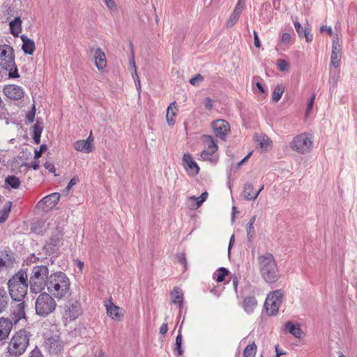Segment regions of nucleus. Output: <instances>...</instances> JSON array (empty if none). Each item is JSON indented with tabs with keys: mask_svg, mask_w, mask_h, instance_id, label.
I'll return each instance as SVG.
<instances>
[{
	"mask_svg": "<svg viewBox=\"0 0 357 357\" xmlns=\"http://www.w3.org/2000/svg\"><path fill=\"white\" fill-rule=\"evenodd\" d=\"M26 271L27 269L21 268L7 282L9 294L15 301H21L27 294L29 282Z\"/></svg>",
	"mask_w": 357,
	"mask_h": 357,
	"instance_id": "1",
	"label": "nucleus"
},
{
	"mask_svg": "<svg viewBox=\"0 0 357 357\" xmlns=\"http://www.w3.org/2000/svg\"><path fill=\"white\" fill-rule=\"evenodd\" d=\"M257 264L262 279L268 284L276 282L280 278L273 255L266 252L257 257Z\"/></svg>",
	"mask_w": 357,
	"mask_h": 357,
	"instance_id": "2",
	"label": "nucleus"
},
{
	"mask_svg": "<svg viewBox=\"0 0 357 357\" xmlns=\"http://www.w3.org/2000/svg\"><path fill=\"white\" fill-rule=\"evenodd\" d=\"M70 285V282L66 274L57 271L50 275L45 287L52 296L61 299L69 291Z\"/></svg>",
	"mask_w": 357,
	"mask_h": 357,
	"instance_id": "3",
	"label": "nucleus"
},
{
	"mask_svg": "<svg viewBox=\"0 0 357 357\" xmlns=\"http://www.w3.org/2000/svg\"><path fill=\"white\" fill-rule=\"evenodd\" d=\"M0 67L3 70L8 71L9 78L20 77L15 62L14 50L6 44L0 45Z\"/></svg>",
	"mask_w": 357,
	"mask_h": 357,
	"instance_id": "4",
	"label": "nucleus"
},
{
	"mask_svg": "<svg viewBox=\"0 0 357 357\" xmlns=\"http://www.w3.org/2000/svg\"><path fill=\"white\" fill-rule=\"evenodd\" d=\"M49 276V268L47 266H34L29 280L31 291L35 294L41 292L47 285Z\"/></svg>",
	"mask_w": 357,
	"mask_h": 357,
	"instance_id": "5",
	"label": "nucleus"
},
{
	"mask_svg": "<svg viewBox=\"0 0 357 357\" xmlns=\"http://www.w3.org/2000/svg\"><path fill=\"white\" fill-rule=\"evenodd\" d=\"M28 332L24 329L19 330L8 343V351L10 356L17 357L23 354L29 344Z\"/></svg>",
	"mask_w": 357,
	"mask_h": 357,
	"instance_id": "6",
	"label": "nucleus"
},
{
	"mask_svg": "<svg viewBox=\"0 0 357 357\" xmlns=\"http://www.w3.org/2000/svg\"><path fill=\"white\" fill-rule=\"evenodd\" d=\"M40 293L36 301V312L40 317H46L55 310L56 303L50 293Z\"/></svg>",
	"mask_w": 357,
	"mask_h": 357,
	"instance_id": "7",
	"label": "nucleus"
},
{
	"mask_svg": "<svg viewBox=\"0 0 357 357\" xmlns=\"http://www.w3.org/2000/svg\"><path fill=\"white\" fill-rule=\"evenodd\" d=\"M64 232L60 227H56L52 233L51 237L43 247L45 255L51 256L59 253L60 248L63 245V236Z\"/></svg>",
	"mask_w": 357,
	"mask_h": 357,
	"instance_id": "8",
	"label": "nucleus"
},
{
	"mask_svg": "<svg viewBox=\"0 0 357 357\" xmlns=\"http://www.w3.org/2000/svg\"><path fill=\"white\" fill-rule=\"evenodd\" d=\"M284 297V291L282 289L271 291L268 294L265 301L264 307L269 316H274L277 314L279 307L282 303Z\"/></svg>",
	"mask_w": 357,
	"mask_h": 357,
	"instance_id": "9",
	"label": "nucleus"
},
{
	"mask_svg": "<svg viewBox=\"0 0 357 357\" xmlns=\"http://www.w3.org/2000/svg\"><path fill=\"white\" fill-rule=\"evenodd\" d=\"M312 142L305 133L296 136L290 143V148L299 153H306L310 151Z\"/></svg>",
	"mask_w": 357,
	"mask_h": 357,
	"instance_id": "10",
	"label": "nucleus"
},
{
	"mask_svg": "<svg viewBox=\"0 0 357 357\" xmlns=\"http://www.w3.org/2000/svg\"><path fill=\"white\" fill-rule=\"evenodd\" d=\"M60 199V194L54 192L45 196L40 199L36 204V208L41 209L45 212H47L52 209Z\"/></svg>",
	"mask_w": 357,
	"mask_h": 357,
	"instance_id": "11",
	"label": "nucleus"
},
{
	"mask_svg": "<svg viewBox=\"0 0 357 357\" xmlns=\"http://www.w3.org/2000/svg\"><path fill=\"white\" fill-rule=\"evenodd\" d=\"M44 346L50 354H58L63 348L59 336L56 335L47 337L44 342Z\"/></svg>",
	"mask_w": 357,
	"mask_h": 357,
	"instance_id": "12",
	"label": "nucleus"
},
{
	"mask_svg": "<svg viewBox=\"0 0 357 357\" xmlns=\"http://www.w3.org/2000/svg\"><path fill=\"white\" fill-rule=\"evenodd\" d=\"M183 166L190 176H195L199 172L198 165L189 153H185L183 155Z\"/></svg>",
	"mask_w": 357,
	"mask_h": 357,
	"instance_id": "13",
	"label": "nucleus"
},
{
	"mask_svg": "<svg viewBox=\"0 0 357 357\" xmlns=\"http://www.w3.org/2000/svg\"><path fill=\"white\" fill-rule=\"evenodd\" d=\"M212 128L216 137L224 139L230 130V126L227 121L223 119H218L212 123Z\"/></svg>",
	"mask_w": 357,
	"mask_h": 357,
	"instance_id": "14",
	"label": "nucleus"
},
{
	"mask_svg": "<svg viewBox=\"0 0 357 357\" xmlns=\"http://www.w3.org/2000/svg\"><path fill=\"white\" fill-rule=\"evenodd\" d=\"M3 92L7 98L14 100H20L24 94L22 87L15 84L6 85L3 89Z\"/></svg>",
	"mask_w": 357,
	"mask_h": 357,
	"instance_id": "15",
	"label": "nucleus"
},
{
	"mask_svg": "<svg viewBox=\"0 0 357 357\" xmlns=\"http://www.w3.org/2000/svg\"><path fill=\"white\" fill-rule=\"evenodd\" d=\"M13 321L8 318H0V341L6 340L12 328H13Z\"/></svg>",
	"mask_w": 357,
	"mask_h": 357,
	"instance_id": "16",
	"label": "nucleus"
},
{
	"mask_svg": "<svg viewBox=\"0 0 357 357\" xmlns=\"http://www.w3.org/2000/svg\"><path fill=\"white\" fill-rule=\"evenodd\" d=\"M18 302L19 303L15 306V309L13 310L11 314L15 324L19 322L22 319H26L25 313V301L23 299L21 301Z\"/></svg>",
	"mask_w": 357,
	"mask_h": 357,
	"instance_id": "17",
	"label": "nucleus"
},
{
	"mask_svg": "<svg viewBox=\"0 0 357 357\" xmlns=\"http://www.w3.org/2000/svg\"><path fill=\"white\" fill-rule=\"evenodd\" d=\"M95 65L98 70H103L107 65L106 56L104 52L100 47H97L94 52Z\"/></svg>",
	"mask_w": 357,
	"mask_h": 357,
	"instance_id": "18",
	"label": "nucleus"
},
{
	"mask_svg": "<svg viewBox=\"0 0 357 357\" xmlns=\"http://www.w3.org/2000/svg\"><path fill=\"white\" fill-rule=\"evenodd\" d=\"M20 38L22 40V50L24 52V53L25 54L32 55L36 49L34 41L29 38L25 35H22L20 36Z\"/></svg>",
	"mask_w": 357,
	"mask_h": 357,
	"instance_id": "19",
	"label": "nucleus"
},
{
	"mask_svg": "<svg viewBox=\"0 0 357 357\" xmlns=\"http://www.w3.org/2000/svg\"><path fill=\"white\" fill-rule=\"evenodd\" d=\"M253 186L250 183H246L244 185V188L243 191V196L246 200H255L257 199L260 192L264 189V186L257 190L255 192H253Z\"/></svg>",
	"mask_w": 357,
	"mask_h": 357,
	"instance_id": "20",
	"label": "nucleus"
},
{
	"mask_svg": "<svg viewBox=\"0 0 357 357\" xmlns=\"http://www.w3.org/2000/svg\"><path fill=\"white\" fill-rule=\"evenodd\" d=\"M284 332L289 333L295 337L301 339L303 335V332L298 325H295L291 321H287L284 325Z\"/></svg>",
	"mask_w": 357,
	"mask_h": 357,
	"instance_id": "21",
	"label": "nucleus"
},
{
	"mask_svg": "<svg viewBox=\"0 0 357 357\" xmlns=\"http://www.w3.org/2000/svg\"><path fill=\"white\" fill-rule=\"evenodd\" d=\"M80 314V305L77 301L73 303L66 310V314L70 320H75Z\"/></svg>",
	"mask_w": 357,
	"mask_h": 357,
	"instance_id": "22",
	"label": "nucleus"
},
{
	"mask_svg": "<svg viewBox=\"0 0 357 357\" xmlns=\"http://www.w3.org/2000/svg\"><path fill=\"white\" fill-rule=\"evenodd\" d=\"M106 307L108 316L117 321H120L122 319L123 315L119 312V307L114 305L112 303H111L109 305H107Z\"/></svg>",
	"mask_w": 357,
	"mask_h": 357,
	"instance_id": "23",
	"label": "nucleus"
},
{
	"mask_svg": "<svg viewBox=\"0 0 357 357\" xmlns=\"http://www.w3.org/2000/svg\"><path fill=\"white\" fill-rule=\"evenodd\" d=\"M22 20L20 17H15L9 23L10 33L15 37H17L22 31Z\"/></svg>",
	"mask_w": 357,
	"mask_h": 357,
	"instance_id": "24",
	"label": "nucleus"
},
{
	"mask_svg": "<svg viewBox=\"0 0 357 357\" xmlns=\"http://www.w3.org/2000/svg\"><path fill=\"white\" fill-rule=\"evenodd\" d=\"M170 296L172 303L178 304L180 307L183 305V294L179 287H175L171 291Z\"/></svg>",
	"mask_w": 357,
	"mask_h": 357,
	"instance_id": "25",
	"label": "nucleus"
},
{
	"mask_svg": "<svg viewBox=\"0 0 357 357\" xmlns=\"http://www.w3.org/2000/svg\"><path fill=\"white\" fill-rule=\"evenodd\" d=\"M74 148L76 151L85 153H91L94 149L93 146H89V143L85 140H78L75 142Z\"/></svg>",
	"mask_w": 357,
	"mask_h": 357,
	"instance_id": "26",
	"label": "nucleus"
},
{
	"mask_svg": "<svg viewBox=\"0 0 357 357\" xmlns=\"http://www.w3.org/2000/svg\"><path fill=\"white\" fill-rule=\"evenodd\" d=\"M176 102H172L169 105V107H167V109L166 118H167V121L169 126H174L176 122L175 119H174V116H176Z\"/></svg>",
	"mask_w": 357,
	"mask_h": 357,
	"instance_id": "27",
	"label": "nucleus"
},
{
	"mask_svg": "<svg viewBox=\"0 0 357 357\" xmlns=\"http://www.w3.org/2000/svg\"><path fill=\"white\" fill-rule=\"evenodd\" d=\"M257 305V301L254 296L246 297L243 303V307L245 311L249 314L253 312Z\"/></svg>",
	"mask_w": 357,
	"mask_h": 357,
	"instance_id": "28",
	"label": "nucleus"
},
{
	"mask_svg": "<svg viewBox=\"0 0 357 357\" xmlns=\"http://www.w3.org/2000/svg\"><path fill=\"white\" fill-rule=\"evenodd\" d=\"M9 297L7 291L3 287H0V313L3 312L8 307Z\"/></svg>",
	"mask_w": 357,
	"mask_h": 357,
	"instance_id": "29",
	"label": "nucleus"
},
{
	"mask_svg": "<svg viewBox=\"0 0 357 357\" xmlns=\"http://www.w3.org/2000/svg\"><path fill=\"white\" fill-rule=\"evenodd\" d=\"M183 337L181 335V326L178 330V334L176 337V342L174 347V351L178 356L183 354V349H182Z\"/></svg>",
	"mask_w": 357,
	"mask_h": 357,
	"instance_id": "30",
	"label": "nucleus"
},
{
	"mask_svg": "<svg viewBox=\"0 0 357 357\" xmlns=\"http://www.w3.org/2000/svg\"><path fill=\"white\" fill-rule=\"evenodd\" d=\"M12 202H7L3 208L0 210V224L3 223L8 218V215L10 212Z\"/></svg>",
	"mask_w": 357,
	"mask_h": 357,
	"instance_id": "31",
	"label": "nucleus"
},
{
	"mask_svg": "<svg viewBox=\"0 0 357 357\" xmlns=\"http://www.w3.org/2000/svg\"><path fill=\"white\" fill-rule=\"evenodd\" d=\"M5 183L13 189H17L20 185V181L16 176L9 175L6 178Z\"/></svg>",
	"mask_w": 357,
	"mask_h": 357,
	"instance_id": "32",
	"label": "nucleus"
},
{
	"mask_svg": "<svg viewBox=\"0 0 357 357\" xmlns=\"http://www.w3.org/2000/svg\"><path fill=\"white\" fill-rule=\"evenodd\" d=\"M229 273L227 268L225 267L219 268L215 273L213 274V278L218 282H222L225 280L226 276Z\"/></svg>",
	"mask_w": 357,
	"mask_h": 357,
	"instance_id": "33",
	"label": "nucleus"
},
{
	"mask_svg": "<svg viewBox=\"0 0 357 357\" xmlns=\"http://www.w3.org/2000/svg\"><path fill=\"white\" fill-rule=\"evenodd\" d=\"M257 346L253 342L252 344H248L244 349L243 355V357H255L257 354Z\"/></svg>",
	"mask_w": 357,
	"mask_h": 357,
	"instance_id": "34",
	"label": "nucleus"
},
{
	"mask_svg": "<svg viewBox=\"0 0 357 357\" xmlns=\"http://www.w3.org/2000/svg\"><path fill=\"white\" fill-rule=\"evenodd\" d=\"M335 54H342V39L337 36L335 38L332 46V53Z\"/></svg>",
	"mask_w": 357,
	"mask_h": 357,
	"instance_id": "35",
	"label": "nucleus"
},
{
	"mask_svg": "<svg viewBox=\"0 0 357 357\" xmlns=\"http://www.w3.org/2000/svg\"><path fill=\"white\" fill-rule=\"evenodd\" d=\"M284 87L283 85H278L273 93V100L275 102H278L284 93Z\"/></svg>",
	"mask_w": 357,
	"mask_h": 357,
	"instance_id": "36",
	"label": "nucleus"
},
{
	"mask_svg": "<svg viewBox=\"0 0 357 357\" xmlns=\"http://www.w3.org/2000/svg\"><path fill=\"white\" fill-rule=\"evenodd\" d=\"M205 137L207 139V150H210V152H215L218 150V145L213 137L211 135H206Z\"/></svg>",
	"mask_w": 357,
	"mask_h": 357,
	"instance_id": "37",
	"label": "nucleus"
},
{
	"mask_svg": "<svg viewBox=\"0 0 357 357\" xmlns=\"http://www.w3.org/2000/svg\"><path fill=\"white\" fill-rule=\"evenodd\" d=\"M247 231V238L248 241L250 243H252L253 239L255 236V231L254 229V226L251 225V224H248L246 227Z\"/></svg>",
	"mask_w": 357,
	"mask_h": 357,
	"instance_id": "38",
	"label": "nucleus"
},
{
	"mask_svg": "<svg viewBox=\"0 0 357 357\" xmlns=\"http://www.w3.org/2000/svg\"><path fill=\"white\" fill-rule=\"evenodd\" d=\"M259 142L260 147L261 149H266L267 147L270 145L271 143V141L270 138L266 135H263L261 139H258Z\"/></svg>",
	"mask_w": 357,
	"mask_h": 357,
	"instance_id": "39",
	"label": "nucleus"
},
{
	"mask_svg": "<svg viewBox=\"0 0 357 357\" xmlns=\"http://www.w3.org/2000/svg\"><path fill=\"white\" fill-rule=\"evenodd\" d=\"M207 197L208 192L205 191L201 195L200 197H195V196H192L191 199L196 200V206L198 208L203 204L204 202L206 201Z\"/></svg>",
	"mask_w": 357,
	"mask_h": 357,
	"instance_id": "40",
	"label": "nucleus"
},
{
	"mask_svg": "<svg viewBox=\"0 0 357 357\" xmlns=\"http://www.w3.org/2000/svg\"><path fill=\"white\" fill-rule=\"evenodd\" d=\"M331 64L335 68H337L340 66V60H341L340 54H331Z\"/></svg>",
	"mask_w": 357,
	"mask_h": 357,
	"instance_id": "41",
	"label": "nucleus"
},
{
	"mask_svg": "<svg viewBox=\"0 0 357 357\" xmlns=\"http://www.w3.org/2000/svg\"><path fill=\"white\" fill-rule=\"evenodd\" d=\"M240 15L232 12L229 20L227 22V27H232L238 20Z\"/></svg>",
	"mask_w": 357,
	"mask_h": 357,
	"instance_id": "42",
	"label": "nucleus"
},
{
	"mask_svg": "<svg viewBox=\"0 0 357 357\" xmlns=\"http://www.w3.org/2000/svg\"><path fill=\"white\" fill-rule=\"evenodd\" d=\"M245 5V0H238L233 12L241 15Z\"/></svg>",
	"mask_w": 357,
	"mask_h": 357,
	"instance_id": "43",
	"label": "nucleus"
},
{
	"mask_svg": "<svg viewBox=\"0 0 357 357\" xmlns=\"http://www.w3.org/2000/svg\"><path fill=\"white\" fill-rule=\"evenodd\" d=\"M35 114H36V106H35V104H33L32 106L31 110L29 111L26 115V121L29 123H33L34 121Z\"/></svg>",
	"mask_w": 357,
	"mask_h": 357,
	"instance_id": "44",
	"label": "nucleus"
},
{
	"mask_svg": "<svg viewBox=\"0 0 357 357\" xmlns=\"http://www.w3.org/2000/svg\"><path fill=\"white\" fill-rule=\"evenodd\" d=\"M47 149V146L46 144H42L40 146L39 150H35L34 151V158L38 159L42 156V154L46 151Z\"/></svg>",
	"mask_w": 357,
	"mask_h": 357,
	"instance_id": "45",
	"label": "nucleus"
},
{
	"mask_svg": "<svg viewBox=\"0 0 357 357\" xmlns=\"http://www.w3.org/2000/svg\"><path fill=\"white\" fill-rule=\"evenodd\" d=\"M204 80V77L200 74L196 75L190 79V83L193 86H197Z\"/></svg>",
	"mask_w": 357,
	"mask_h": 357,
	"instance_id": "46",
	"label": "nucleus"
},
{
	"mask_svg": "<svg viewBox=\"0 0 357 357\" xmlns=\"http://www.w3.org/2000/svg\"><path fill=\"white\" fill-rule=\"evenodd\" d=\"M310 31L311 29L309 27L305 26L303 31V36L305 38L307 43H310L313 39V36L310 33Z\"/></svg>",
	"mask_w": 357,
	"mask_h": 357,
	"instance_id": "47",
	"label": "nucleus"
},
{
	"mask_svg": "<svg viewBox=\"0 0 357 357\" xmlns=\"http://www.w3.org/2000/svg\"><path fill=\"white\" fill-rule=\"evenodd\" d=\"M177 261L178 263L182 264L184 267V270L187 268V259L185 257V255L183 252L179 253L177 255Z\"/></svg>",
	"mask_w": 357,
	"mask_h": 357,
	"instance_id": "48",
	"label": "nucleus"
},
{
	"mask_svg": "<svg viewBox=\"0 0 357 357\" xmlns=\"http://www.w3.org/2000/svg\"><path fill=\"white\" fill-rule=\"evenodd\" d=\"M278 67L281 71H285L288 69V63L284 60L278 59Z\"/></svg>",
	"mask_w": 357,
	"mask_h": 357,
	"instance_id": "49",
	"label": "nucleus"
},
{
	"mask_svg": "<svg viewBox=\"0 0 357 357\" xmlns=\"http://www.w3.org/2000/svg\"><path fill=\"white\" fill-rule=\"evenodd\" d=\"M215 152H210V150H204L202 153H201V157L202 158V159L204 160H211V155L214 153Z\"/></svg>",
	"mask_w": 357,
	"mask_h": 357,
	"instance_id": "50",
	"label": "nucleus"
},
{
	"mask_svg": "<svg viewBox=\"0 0 357 357\" xmlns=\"http://www.w3.org/2000/svg\"><path fill=\"white\" fill-rule=\"evenodd\" d=\"M314 99H315V94H313L312 96L309 99V100L307 102V109H306V112H305L306 114H308L311 112V109H312V107L314 105Z\"/></svg>",
	"mask_w": 357,
	"mask_h": 357,
	"instance_id": "51",
	"label": "nucleus"
},
{
	"mask_svg": "<svg viewBox=\"0 0 357 357\" xmlns=\"http://www.w3.org/2000/svg\"><path fill=\"white\" fill-rule=\"evenodd\" d=\"M79 178L77 176L72 178L66 188V191H69L77 183Z\"/></svg>",
	"mask_w": 357,
	"mask_h": 357,
	"instance_id": "52",
	"label": "nucleus"
},
{
	"mask_svg": "<svg viewBox=\"0 0 357 357\" xmlns=\"http://www.w3.org/2000/svg\"><path fill=\"white\" fill-rule=\"evenodd\" d=\"M204 107L208 110H211L213 108V100L211 98L207 97L205 98Z\"/></svg>",
	"mask_w": 357,
	"mask_h": 357,
	"instance_id": "53",
	"label": "nucleus"
},
{
	"mask_svg": "<svg viewBox=\"0 0 357 357\" xmlns=\"http://www.w3.org/2000/svg\"><path fill=\"white\" fill-rule=\"evenodd\" d=\"M253 79L254 80H257V82H256V86L257 87L259 91L261 93H264L266 92V90H265V88L261 84V82L259 81V77H254Z\"/></svg>",
	"mask_w": 357,
	"mask_h": 357,
	"instance_id": "54",
	"label": "nucleus"
},
{
	"mask_svg": "<svg viewBox=\"0 0 357 357\" xmlns=\"http://www.w3.org/2000/svg\"><path fill=\"white\" fill-rule=\"evenodd\" d=\"M44 167L46 169H47L51 173H54L56 171L54 165L51 162H45L44 163Z\"/></svg>",
	"mask_w": 357,
	"mask_h": 357,
	"instance_id": "55",
	"label": "nucleus"
},
{
	"mask_svg": "<svg viewBox=\"0 0 357 357\" xmlns=\"http://www.w3.org/2000/svg\"><path fill=\"white\" fill-rule=\"evenodd\" d=\"M294 27L299 35V36H303V31L304 28L301 26V24L298 22H294Z\"/></svg>",
	"mask_w": 357,
	"mask_h": 357,
	"instance_id": "56",
	"label": "nucleus"
},
{
	"mask_svg": "<svg viewBox=\"0 0 357 357\" xmlns=\"http://www.w3.org/2000/svg\"><path fill=\"white\" fill-rule=\"evenodd\" d=\"M281 41L285 44L289 43L291 41V35L289 33H284L282 36Z\"/></svg>",
	"mask_w": 357,
	"mask_h": 357,
	"instance_id": "57",
	"label": "nucleus"
},
{
	"mask_svg": "<svg viewBox=\"0 0 357 357\" xmlns=\"http://www.w3.org/2000/svg\"><path fill=\"white\" fill-rule=\"evenodd\" d=\"M254 43L256 47H261V42L259 40V38L258 36L257 32L256 31H254Z\"/></svg>",
	"mask_w": 357,
	"mask_h": 357,
	"instance_id": "58",
	"label": "nucleus"
},
{
	"mask_svg": "<svg viewBox=\"0 0 357 357\" xmlns=\"http://www.w3.org/2000/svg\"><path fill=\"white\" fill-rule=\"evenodd\" d=\"M43 130V127H38L37 126H33L32 135H41Z\"/></svg>",
	"mask_w": 357,
	"mask_h": 357,
	"instance_id": "59",
	"label": "nucleus"
},
{
	"mask_svg": "<svg viewBox=\"0 0 357 357\" xmlns=\"http://www.w3.org/2000/svg\"><path fill=\"white\" fill-rule=\"evenodd\" d=\"M234 241H235V237H234V235H231V236L230 237V239H229V245H228V255L229 256L230 255V253H231V249L234 243Z\"/></svg>",
	"mask_w": 357,
	"mask_h": 357,
	"instance_id": "60",
	"label": "nucleus"
},
{
	"mask_svg": "<svg viewBox=\"0 0 357 357\" xmlns=\"http://www.w3.org/2000/svg\"><path fill=\"white\" fill-rule=\"evenodd\" d=\"M168 331V325L167 324H163L160 328V333L162 335H165L167 333Z\"/></svg>",
	"mask_w": 357,
	"mask_h": 357,
	"instance_id": "61",
	"label": "nucleus"
},
{
	"mask_svg": "<svg viewBox=\"0 0 357 357\" xmlns=\"http://www.w3.org/2000/svg\"><path fill=\"white\" fill-rule=\"evenodd\" d=\"M321 32L326 31L329 36L333 35L332 29L331 27H328L326 26H322L320 29Z\"/></svg>",
	"mask_w": 357,
	"mask_h": 357,
	"instance_id": "62",
	"label": "nucleus"
},
{
	"mask_svg": "<svg viewBox=\"0 0 357 357\" xmlns=\"http://www.w3.org/2000/svg\"><path fill=\"white\" fill-rule=\"evenodd\" d=\"M231 279H232V283H233L234 288L235 291H236L237 290L238 284V277L236 275H234L231 277Z\"/></svg>",
	"mask_w": 357,
	"mask_h": 357,
	"instance_id": "63",
	"label": "nucleus"
},
{
	"mask_svg": "<svg viewBox=\"0 0 357 357\" xmlns=\"http://www.w3.org/2000/svg\"><path fill=\"white\" fill-rule=\"evenodd\" d=\"M31 357H43L40 351L38 349H34L31 353Z\"/></svg>",
	"mask_w": 357,
	"mask_h": 357,
	"instance_id": "64",
	"label": "nucleus"
}]
</instances>
